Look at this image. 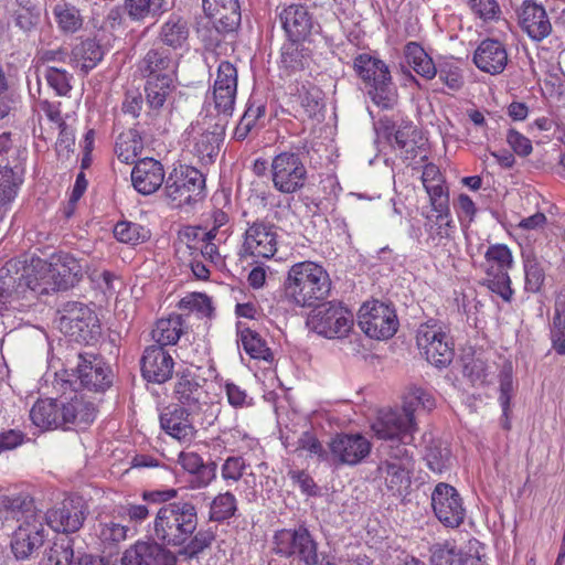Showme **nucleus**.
Segmentation results:
<instances>
[{"label":"nucleus","instance_id":"f257e3e1","mask_svg":"<svg viewBox=\"0 0 565 565\" xmlns=\"http://www.w3.org/2000/svg\"><path fill=\"white\" fill-rule=\"evenodd\" d=\"M199 516L195 504L174 501L162 505L153 520L152 536L162 545L181 547L180 554L196 557L215 541V532L198 530Z\"/></svg>","mask_w":565,"mask_h":565},{"label":"nucleus","instance_id":"f03ea898","mask_svg":"<svg viewBox=\"0 0 565 565\" xmlns=\"http://www.w3.org/2000/svg\"><path fill=\"white\" fill-rule=\"evenodd\" d=\"M330 290L331 279L323 266L305 260L288 269L282 284V298L291 306L310 308L327 299Z\"/></svg>","mask_w":565,"mask_h":565},{"label":"nucleus","instance_id":"7ed1b4c3","mask_svg":"<svg viewBox=\"0 0 565 565\" xmlns=\"http://www.w3.org/2000/svg\"><path fill=\"white\" fill-rule=\"evenodd\" d=\"M96 417L93 403L75 395L70 402L56 399H40L30 411L32 423L43 429H70L71 426L81 429L90 425Z\"/></svg>","mask_w":565,"mask_h":565},{"label":"nucleus","instance_id":"20e7f679","mask_svg":"<svg viewBox=\"0 0 565 565\" xmlns=\"http://www.w3.org/2000/svg\"><path fill=\"white\" fill-rule=\"evenodd\" d=\"M353 68L371 100L381 109H393L398 102L397 88L388 66L380 58L361 53L353 60Z\"/></svg>","mask_w":565,"mask_h":565},{"label":"nucleus","instance_id":"39448f33","mask_svg":"<svg viewBox=\"0 0 565 565\" xmlns=\"http://www.w3.org/2000/svg\"><path fill=\"white\" fill-rule=\"evenodd\" d=\"M415 470L414 451L403 443L382 445L376 479L393 495H401L412 484Z\"/></svg>","mask_w":565,"mask_h":565},{"label":"nucleus","instance_id":"423d86ee","mask_svg":"<svg viewBox=\"0 0 565 565\" xmlns=\"http://www.w3.org/2000/svg\"><path fill=\"white\" fill-rule=\"evenodd\" d=\"M205 178L194 167L174 168L166 179L164 196L172 207L192 205L204 198Z\"/></svg>","mask_w":565,"mask_h":565},{"label":"nucleus","instance_id":"0eeeda50","mask_svg":"<svg viewBox=\"0 0 565 565\" xmlns=\"http://www.w3.org/2000/svg\"><path fill=\"white\" fill-rule=\"evenodd\" d=\"M308 327L327 339H342L353 328L354 317L341 302L327 301L316 305L308 316Z\"/></svg>","mask_w":565,"mask_h":565},{"label":"nucleus","instance_id":"6e6552de","mask_svg":"<svg viewBox=\"0 0 565 565\" xmlns=\"http://www.w3.org/2000/svg\"><path fill=\"white\" fill-rule=\"evenodd\" d=\"M374 128L377 136L398 150L404 160H413L425 147L420 131L411 121L397 126L393 119L383 116L374 124Z\"/></svg>","mask_w":565,"mask_h":565},{"label":"nucleus","instance_id":"1a4fd4ad","mask_svg":"<svg viewBox=\"0 0 565 565\" xmlns=\"http://www.w3.org/2000/svg\"><path fill=\"white\" fill-rule=\"evenodd\" d=\"M486 277L483 285L492 292L510 302L513 296L509 269L513 265V256L504 244H494L488 247L486 254Z\"/></svg>","mask_w":565,"mask_h":565},{"label":"nucleus","instance_id":"9d476101","mask_svg":"<svg viewBox=\"0 0 565 565\" xmlns=\"http://www.w3.org/2000/svg\"><path fill=\"white\" fill-rule=\"evenodd\" d=\"M66 383L74 391L84 388L93 392H104L111 385V372L102 358L94 353H79L77 363L67 375Z\"/></svg>","mask_w":565,"mask_h":565},{"label":"nucleus","instance_id":"9b49d317","mask_svg":"<svg viewBox=\"0 0 565 565\" xmlns=\"http://www.w3.org/2000/svg\"><path fill=\"white\" fill-rule=\"evenodd\" d=\"M275 552L285 557H297L306 565H318V544L305 525L282 529L274 535Z\"/></svg>","mask_w":565,"mask_h":565},{"label":"nucleus","instance_id":"f8f14e48","mask_svg":"<svg viewBox=\"0 0 565 565\" xmlns=\"http://www.w3.org/2000/svg\"><path fill=\"white\" fill-rule=\"evenodd\" d=\"M374 435L386 444L403 443L409 447L417 430L416 418L408 417L402 409L384 408L379 411L371 425Z\"/></svg>","mask_w":565,"mask_h":565},{"label":"nucleus","instance_id":"ddd939ff","mask_svg":"<svg viewBox=\"0 0 565 565\" xmlns=\"http://www.w3.org/2000/svg\"><path fill=\"white\" fill-rule=\"evenodd\" d=\"M274 188L284 194L301 190L307 181V169L298 153L284 151L275 156L270 164Z\"/></svg>","mask_w":565,"mask_h":565},{"label":"nucleus","instance_id":"4468645a","mask_svg":"<svg viewBox=\"0 0 565 565\" xmlns=\"http://www.w3.org/2000/svg\"><path fill=\"white\" fill-rule=\"evenodd\" d=\"M60 330L76 341H89L99 332L98 318L86 305L67 302L58 310Z\"/></svg>","mask_w":565,"mask_h":565},{"label":"nucleus","instance_id":"2eb2a0df","mask_svg":"<svg viewBox=\"0 0 565 565\" xmlns=\"http://www.w3.org/2000/svg\"><path fill=\"white\" fill-rule=\"evenodd\" d=\"M371 441L360 433H338L329 441L330 466H356L367 458Z\"/></svg>","mask_w":565,"mask_h":565},{"label":"nucleus","instance_id":"dca6fc26","mask_svg":"<svg viewBox=\"0 0 565 565\" xmlns=\"http://www.w3.org/2000/svg\"><path fill=\"white\" fill-rule=\"evenodd\" d=\"M359 327L370 338L385 340L392 338L398 327L395 310L374 300L365 302L359 310Z\"/></svg>","mask_w":565,"mask_h":565},{"label":"nucleus","instance_id":"f3484780","mask_svg":"<svg viewBox=\"0 0 565 565\" xmlns=\"http://www.w3.org/2000/svg\"><path fill=\"white\" fill-rule=\"evenodd\" d=\"M431 508L435 516L446 527H459L466 518V508L457 489L439 482L431 492Z\"/></svg>","mask_w":565,"mask_h":565},{"label":"nucleus","instance_id":"a211bd4d","mask_svg":"<svg viewBox=\"0 0 565 565\" xmlns=\"http://www.w3.org/2000/svg\"><path fill=\"white\" fill-rule=\"evenodd\" d=\"M276 226L269 222L255 221L248 224L239 250L242 257L270 259L277 252Z\"/></svg>","mask_w":565,"mask_h":565},{"label":"nucleus","instance_id":"6ab92c4d","mask_svg":"<svg viewBox=\"0 0 565 565\" xmlns=\"http://www.w3.org/2000/svg\"><path fill=\"white\" fill-rule=\"evenodd\" d=\"M417 345L426 360L437 366L445 367L454 359V344L449 334L437 326H420L417 331Z\"/></svg>","mask_w":565,"mask_h":565},{"label":"nucleus","instance_id":"aec40b11","mask_svg":"<svg viewBox=\"0 0 565 565\" xmlns=\"http://www.w3.org/2000/svg\"><path fill=\"white\" fill-rule=\"evenodd\" d=\"M14 279L18 288L22 290L23 299L29 298L28 294L47 295L58 290L50 262L41 258L32 257L30 264L24 266L21 275Z\"/></svg>","mask_w":565,"mask_h":565},{"label":"nucleus","instance_id":"412c9836","mask_svg":"<svg viewBox=\"0 0 565 565\" xmlns=\"http://www.w3.org/2000/svg\"><path fill=\"white\" fill-rule=\"evenodd\" d=\"M46 531L44 516L23 522L11 534L10 546L17 559H28L44 544Z\"/></svg>","mask_w":565,"mask_h":565},{"label":"nucleus","instance_id":"4be33fe9","mask_svg":"<svg viewBox=\"0 0 565 565\" xmlns=\"http://www.w3.org/2000/svg\"><path fill=\"white\" fill-rule=\"evenodd\" d=\"M46 524L56 532L73 533L78 531L86 518L82 498L65 499L60 507L49 510L44 515Z\"/></svg>","mask_w":565,"mask_h":565},{"label":"nucleus","instance_id":"5701e85b","mask_svg":"<svg viewBox=\"0 0 565 565\" xmlns=\"http://www.w3.org/2000/svg\"><path fill=\"white\" fill-rule=\"evenodd\" d=\"M205 384L206 380L191 372L178 374L173 390L174 398L185 409L196 413L209 405L210 397Z\"/></svg>","mask_w":565,"mask_h":565},{"label":"nucleus","instance_id":"b1692460","mask_svg":"<svg viewBox=\"0 0 565 565\" xmlns=\"http://www.w3.org/2000/svg\"><path fill=\"white\" fill-rule=\"evenodd\" d=\"M279 20L290 42L305 41L320 29L312 14L301 4H291L282 9Z\"/></svg>","mask_w":565,"mask_h":565},{"label":"nucleus","instance_id":"393cba45","mask_svg":"<svg viewBox=\"0 0 565 565\" xmlns=\"http://www.w3.org/2000/svg\"><path fill=\"white\" fill-rule=\"evenodd\" d=\"M202 8L206 17L213 19L214 28L220 34L233 33L241 25L238 0H202Z\"/></svg>","mask_w":565,"mask_h":565},{"label":"nucleus","instance_id":"a878e982","mask_svg":"<svg viewBox=\"0 0 565 565\" xmlns=\"http://www.w3.org/2000/svg\"><path fill=\"white\" fill-rule=\"evenodd\" d=\"M122 565H175L177 556L166 545L158 541L138 542L128 548L122 558Z\"/></svg>","mask_w":565,"mask_h":565},{"label":"nucleus","instance_id":"bb28decb","mask_svg":"<svg viewBox=\"0 0 565 565\" xmlns=\"http://www.w3.org/2000/svg\"><path fill=\"white\" fill-rule=\"evenodd\" d=\"M142 376L148 382L162 384L171 379L174 360L162 347H148L140 360Z\"/></svg>","mask_w":565,"mask_h":565},{"label":"nucleus","instance_id":"cd10ccee","mask_svg":"<svg viewBox=\"0 0 565 565\" xmlns=\"http://www.w3.org/2000/svg\"><path fill=\"white\" fill-rule=\"evenodd\" d=\"M521 29L534 41H542L552 32V23L542 4L532 0L523 1L518 10Z\"/></svg>","mask_w":565,"mask_h":565},{"label":"nucleus","instance_id":"c85d7f7f","mask_svg":"<svg viewBox=\"0 0 565 565\" xmlns=\"http://www.w3.org/2000/svg\"><path fill=\"white\" fill-rule=\"evenodd\" d=\"M225 126L215 124L213 129L203 128L200 124L191 126L190 135L193 141V153L203 163H211L218 153L223 140Z\"/></svg>","mask_w":565,"mask_h":565},{"label":"nucleus","instance_id":"c756f323","mask_svg":"<svg viewBox=\"0 0 565 565\" xmlns=\"http://www.w3.org/2000/svg\"><path fill=\"white\" fill-rule=\"evenodd\" d=\"M472 60L481 72L499 75L505 70L509 57L503 43L495 39H486L476 49Z\"/></svg>","mask_w":565,"mask_h":565},{"label":"nucleus","instance_id":"7c9ffc66","mask_svg":"<svg viewBox=\"0 0 565 565\" xmlns=\"http://www.w3.org/2000/svg\"><path fill=\"white\" fill-rule=\"evenodd\" d=\"M131 181L139 193L143 195L152 194L164 181L163 167L152 158L139 159L131 171Z\"/></svg>","mask_w":565,"mask_h":565},{"label":"nucleus","instance_id":"2f4dec72","mask_svg":"<svg viewBox=\"0 0 565 565\" xmlns=\"http://www.w3.org/2000/svg\"><path fill=\"white\" fill-rule=\"evenodd\" d=\"M178 463L190 475V489L206 488L216 478V462L205 463L194 451H181L178 456Z\"/></svg>","mask_w":565,"mask_h":565},{"label":"nucleus","instance_id":"473e14b6","mask_svg":"<svg viewBox=\"0 0 565 565\" xmlns=\"http://www.w3.org/2000/svg\"><path fill=\"white\" fill-rule=\"evenodd\" d=\"M177 61L164 47H152L139 61L138 70L145 77L172 76Z\"/></svg>","mask_w":565,"mask_h":565},{"label":"nucleus","instance_id":"72a5a7b5","mask_svg":"<svg viewBox=\"0 0 565 565\" xmlns=\"http://www.w3.org/2000/svg\"><path fill=\"white\" fill-rule=\"evenodd\" d=\"M4 523L15 521L18 525L42 518L32 498L25 494L6 495L1 500Z\"/></svg>","mask_w":565,"mask_h":565},{"label":"nucleus","instance_id":"f704fd0d","mask_svg":"<svg viewBox=\"0 0 565 565\" xmlns=\"http://www.w3.org/2000/svg\"><path fill=\"white\" fill-rule=\"evenodd\" d=\"M58 290H66L75 285L81 277L83 267L79 262L67 253L53 254L49 259Z\"/></svg>","mask_w":565,"mask_h":565},{"label":"nucleus","instance_id":"c9c22d12","mask_svg":"<svg viewBox=\"0 0 565 565\" xmlns=\"http://www.w3.org/2000/svg\"><path fill=\"white\" fill-rule=\"evenodd\" d=\"M189 412L184 407L175 406L160 416L161 428L179 441H190L194 435V427L189 419Z\"/></svg>","mask_w":565,"mask_h":565},{"label":"nucleus","instance_id":"e433bc0d","mask_svg":"<svg viewBox=\"0 0 565 565\" xmlns=\"http://www.w3.org/2000/svg\"><path fill=\"white\" fill-rule=\"evenodd\" d=\"M188 327L184 323L182 315L172 313L168 318L159 319L152 330V339L156 345L164 348L166 345H173L178 342L183 333L186 332Z\"/></svg>","mask_w":565,"mask_h":565},{"label":"nucleus","instance_id":"4c0bfd02","mask_svg":"<svg viewBox=\"0 0 565 565\" xmlns=\"http://www.w3.org/2000/svg\"><path fill=\"white\" fill-rule=\"evenodd\" d=\"M431 565H478L480 559L468 553L456 548L454 544H435L431 550Z\"/></svg>","mask_w":565,"mask_h":565},{"label":"nucleus","instance_id":"58836bf2","mask_svg":"<svg viewBox=\"0 0 565 565\" xmlns=\"http://www.w3.org/2000/svg\"><path fill=\"white\" fill-rule=\"evenodd\" d=\"M158 38L173 50L181 49L189 38L188 22L180 15H170L168 21L162 24Z\"/></svg>","mask_w":565,"mask_h":565},{"label":"nucleus","instance_id":"ea45409f","mask_svg":"<svg viewBox=\"0 0 565 565\" xmlns=\"http://www.w3.org/2000/svg\"><path fill=\"white\" fill-rule=\"evenodd\" d=\"M407 64L420 76L431 79L437 75V68L431 57L416 42H409L404 47Z\"/></svg>","mask_w":565,"mask_h":565},{"label":"nucleus","instance_id":"a19ab883","mask_svg":"<svg viewBox=\"0 0 565 565\" xmlns=\"http://www.w3.org/2000/svg\"><path fill=\"white\" fill-rule=\"evenodd\" d=\"M174 89L172 76H157L147 81L145 92L147 105L152 110H159Z\"/></svg>","mask_w":565,"mask_h":565},{"label":"nucleus","instance_id":"79ce46f5","mask_svg":"<svg viewBox=\"0 0 565 565\" xmlns=\"http://www.w3.org/2000/svg\"><path fill=\"white\" fill-rule=\"evenodd\" d=\"M143 141L139 131L135 128L121 132L115 145V152L118 159L125 163H136V159L141 154Z\"/></svg>","mask_w":565,"mask_h":565},{"label":"nucleus","instance_id":"37998d69","mask_svg":"<svg viewBox=\"0 0 565 565\" xmlns=\"http://www.w3.org/2000/svg\"><path fill=\"white\" fill-rule=\"evenodd\" d=\"M266 114V104L255 97H250L247 102L246 109L235 127L233 137L237 141H243L256 127L258 119Z\"/></svg>","mask_w":565,"mask_h":565},{"label":"nucleus","instance_id":"c03bdc74","mask_svg":"<svg viewBox=\"0 0 565 565\" xmlns=\"http://www.w3.org/2000/svg\"><path fill=\"white\" fill-rule=\"evenodd\" d=\"M433 211L436 212V217L431 221L429 235L433 239L438 241L449 238L452 230L455 228L454 221L450 214L449 199L430 202Z\"/></svg>","mask_w":565,"mask_h":565},{"label":"nucleus","instance_id":"a18cd8bd","mask_svg":"<svg viewBox=\"0 0 565 565\" xmlns=\"http://www.w3.org/2000/svg\"><path fill=\"white\" fill-rule=\"evenodd\" d=\"M238 344L252 358L264 361L273 360V353L260 334L250 328H238Z\"/></svg>","mask_w":565,"mask_h":565},{"label":"nucleus","instance_id":"49530a36","mask_svg":"<svg viewBox=\"0 0 565 565\" xmlns=\"http://www.w3.org/2000/svg\"><path fill=\"white\" fill-rule=\"evenodd\" d=\"M422 183L428 194L429 203L449 199V191L439 168L434 163H427L423 168Z\"/></svg>","mask_w":565,"mask_h":565},{"label":"nucleus","instance_id":"de8ad7c7","mask_svg":"<svg viewBox=\"0 0 565 565\" xmlns=\"http://www.w3.org/2000/svg\"><path fill=\"white\" fill-rule=\"evenodd\" d=\"M104 56V50L94 39H86L77 44L72 51L73 60L85 73L93 70Z\"/></svg>","mask_w":565,"mask_h":565},{"label":"nucleus","instance_id":"09e8293b","mask_svg":"<svg viewBox=\"0 0 565 565\" xmlns=\"http://www.w3.org/2000/svg\"><path fill=\"white\" fill-rule=\"evenodd\" d=\"M435 398L429 392L418 386H409L403 395L402 411L412 418L419 409L431 411L435 407Z\"/></svg>","mask_w":565,"mask_h":565},{"label":"nucleus","instance_id":"8fccbe9b","mask_svg":"<svg viewBox=\"0 0 565 565\" xmlns=\"http://www.w3.org/2000/svg\"><path fill=\"white\" fill-rule=\"evenodd\" d=\"M125 9L131 20L141 21L148 15H161L169 4L167 0H125Z\"/></svg>","mask_w":565,"mask_h":565},{"label":"nucleus","instance_id":"3c124183","mask_svg":"<svg viewBox=\"0 0 565 565\" xmlns=\"http://www.w3.org/2000/svg\"><path fill=\"white\" fill-rule=\"evenodd\" d=\"M523 267L525 274L524 289L533 294L541 291L545 280V270L532 252L523 254Z\"/></svg>","mask_w":565,"mask_h":565},{"label":"nucleus","instance_id":"603ef678","mask_svg":"<svg viewBox=\"0 0 565 565\" xmlns=\"http://www.w3.org/2000/svg\"><path fill=\"white\" fill-rule=\"evenodd\" d=\"M53 15L63 33L73 34L83 25V18L79 10L68 3H57L53 8Z\"/></svg>","mask_w":565,"mask_h":565},{"label":"nucleus","instance_id":"864d4df0","mask_svg":"<svg viewBox=\"0 0 565 565\" xmlns=\"http://www.w3.org/2000/svg\"><path fill=\"white\" fill-rule=\"evenodd\" d=\"M7 274L10 271L8 267L1 269ZM0 278L2 279L0 285V315L7 310H20L22 305L19 303L20 299H23L21 296L22 290H20L17 286L15 279L13 277H4L0 274Z\"/></svg>","mask_w":565,"mask_h":565},{"label":"nucleus","instance_id":"5fc2aeb1","mask_svg":"<svg viewBox=\"0 0 565 565\" xmlns=\"http://www.w3.org/2000/svg\"><path fill=\"white\" fill-rule=\"evenodd\" d=\"M114 236L121 243L138 245L150 237V232L140 224L121 221L115 225Z\"/></svg>","mask_w":565,"mask_h":565},{"label":"nucleus","instance_id":"6e6d98bb","mask_svg":"<svg viewBox=\"0 0 565 565\" xmlns=\"http://www.w3.org/2000/svg\"><path fill=\"white\" fill-rule=\"evenodd\" d=\"M237 510V501L233 493L226 491L216 495L210 504V520L224 522L231 519Z\"/></svg>","mask_w":565,"mask_h":565},{"label":"nucleus","instance_id":"4d7b16f0","mask_svg":"<svg viewBox=\"0 0 565 565\" xmlns=\"http://www.w3.org/2000/svg\"><path fill=\"white\" fill-rule=\"evenodd\" d=\"M552 348L559 355L565 354V298L555 305V313L551 326Z\"/></svg>","mask_w":565,"mask_h":565},{"label":"nucleus","instance_id":"13d9d810","mask_svg":"<svg viewBox=\"0 0 565 565\" xmlns=\"http://www.w3.org/2000/svg\"><path fill=\"white\" fill-rule=\"evenodd\" d=\"M73 558V540L65 535L56 539L47 551L46 565H71Z\"/></svg>","mask_w":565,"mask_h":565},{"label":"nucleus","instance_id":"bf43d9fd","mask_svg":"<svg viewBox=\"0 0 565 565\" xmlns=\"http://www.w3.org/2000/svg\"><path fill=\"white\" fill-rule=\"evenodd\" d=\"M21 182L13 169L0 167V211L13 201Z\"/></svg>","mask_w":565,"mask_h":565},{"label":"nucleus","instance_id":"052dcab7","mask_svg":"<svg viewBox=\"0 0 565 565\" xmlns=\"http://www.w3.org/2000/svg\"><path fill=\"white\" fill-rule=\"evenodd\" d=\"M306 451L309 457H316L320 462H327L330 466L329 447L324 448L317 436L310 431H305L297 441L296 451Z\"/></svg>","mask_w":565,"mask_h":565},{"label":"nucleus","instance_id":"680f3d73","mask_svg":"<svg viewBox=\"0 0 565 565\" xmlns=\"http://www.w3.org/2000/svg\"><path fill=\"white\" fill-rule=\"evenodd\" d=\"M178 307L181 310L196 312L201 318H210L214 310L211 298L200 292L186 295L179 301Z\"/></svg>","mask_w":565,"mask_h":565},{"label":"nucleus","instance_id":"e2e57ef3","mask_svg":"<svg viewBox=\"0 0 565 565\" xmlns=\"http://www.w3.org/2000/svg\"><path fill=\"white\" fill-rule=\"evenodd\" d=\"M296 43L297 42H290L289 44L284 45L281 52V66L289 73L305 68L308 62L303 54V50Z\"/></svg>","mask_w":565,"mask_h":565},{"label":"nucleus","instance_id":"0e129e2a","mask_svg":"<svg viewBox=\"0 0 565 565\" xmlns=\"http://www.w3.org/2000/svg\"><path fill=\"white\" fill-rule=\"evenodd\" d=\"M472 14L483 22L497 21L501 17V8L497 0H468Z\"/></svg>","mask_w":565,"mask_h":565},{"label":"nucleus","instance_id":"69168bd1","mask_svg":"<svg viewBox=\"0 0 565 565\" xmlns=\"http://www.w3.org/2000/svg\"><path fill=\"white\" fill-rule=\"evenodd\" d=\"M237 88H223L212 92L214 109L225 118L231 117L234 111Z\"/></svg>","mask_w":565,"mask_h":565},{"label":"nucleus","instance_id":"338daca9","mask_svg":"<svg viewBox=\"0 0 565 565\" xmlns=\"http://www.w3.org/2000/svg\"><path fill=\"white\" fill-rule=\"evenodd\" d=\"M44 78L50 87H52L58 96H65L71 90L70 84L71 76L65 70L56 67H46L44 71Z\"/></svg>","mask_w":565,"mask_h":565},{"label":"nucleus","instance_id":"774afa93","mask_svg":"<svg viewBox=\"0 0 565 565\" xmlns=\"http://www.w3.org/2000/svg\"><path fill=\"white\" fill-rule=\"evenodd\" d=\"M223 88H237V70L227 61H223L218 64L212 92Z\"/></svg>","mask_w":565,"mask_h":565}]
</instances>
